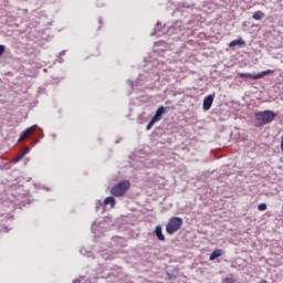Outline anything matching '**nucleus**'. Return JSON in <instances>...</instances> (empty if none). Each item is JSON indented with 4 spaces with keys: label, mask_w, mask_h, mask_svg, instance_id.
Instances as JSON below:
<instances>
[{
    "label": "nucleus",
    "mask_w": 283,
    "mask_h": 283,
    "mask_svg": "<svg viewBox=\"0 0 283 283\" xmlns=\"http://www.w3.org/2000/svg\"><path fill=\"white\" fill-rule=\"evenodd\" d=\"M275 113L273 111H264L259 112L254 115L255 122L254 125L256 127H264V125H269V123H273L275 120Z\"/></svg>",
    "instance_id": "nucleus-1"
},
{
    "label": "nucleus",
    "mask_w": 283,
    "mask_h": 283,
    "mask_svg": "<svg viewBox=\"0 0 283 283\" xmlns=\"http://www.w3.org/2000/svg\"><path fill=\"white\" fill-rule=\"evenodd\" d=\"M129 187H132V184L128 180H122L111 189V193L115 198H123L129 191Z\"/></svg>",
    "instance_id": "nucleus-2"
},
{
    "label": "nucleus",
    "mask_w": 283,
    "mask_h": 283,
    "mask_svg": "<svg viewBox=\"0 0 283 283\" xmlns=\"http://www.w3.org/2000/svg\"><path fill=\"white\" fill-rule=\"evenodd\" d=\"M182 227V218L180 217H172L166 224V232L169 235H174L176 231H178Z\"/></svg>",
    "instance_id": "nucleus-3"
},
{
    "label": "nucleus",
    "mask_w": 283,
    "mask_h": 283,
    "mask_svg": "<svg viewBox=\"0 0 283 283\" xmlns=\"http://www.w3.org/2000/svg\"><path fill=\"white\" fill-rule=\"evenodd\" d=\"M273 70H266V71H262L261 73L258 74H250V73H238V76L240 78H251L252 81H258L260 78H264V76H269V74H273Z\"/></svg>",
    "instance_id": "nucleus-4"
},
{
    "label": "nucleus",
    "mask_w": 283,
    "mask_h": 283,
    "mask_svg": "<svg viewBox=\"0 0 283 283\" xmlns=\"http://www.w3.org/2000/svg\"><path fill=\"white\" fill-rule=\"evenodd\" d=\"M36 125H33L29 128H27L24 132L21 133L19 142L21 140H25V138H28V136H30V134H34V130L36 129Z\"/></svg>",
    "instance_id": "nucleus-5"
},
{
    "label": "nucleus",
    "mask_w": 283,
    "mask_h": 283,
    "mask_svg": "<svg viewBox=\"0 0 283 283\" xmlns=\"http://www.w3.org/2000/svg\"><path fill=\"white\" fill-rule=\"evenodd\" d=\"M36 125H33L29 128H27L24 132L21 133L19 142L21 140H25V138H28V136H30V134H34V130L36 129Z\"/></svg>",
    "instance_id": "nucleus-6"
},
{
    "label": "nucleus",
    "mask_w": 283,
    "mask_h": 283,
    "mask_svg": "<svg viewBox=\"0 0 283 283\" xmlns=\"http://www.w3.org/2000/svg\"><path fill=\"white\" fill-rule=\"evenodd\" d=\"M36 125H33L29 128H27L24 132L21 133L19 142L21 140H25V138H28V136H30V134H34V130L36 129Z\"/></svg>",
    "instance_id": "nucleus-7"
},
{
    "label": "nucleus",
    "mask_w": 283,
    "mask_h": 283,
    "mask_svg": "<svg viewBox=\"0 0 283 283\" xmlns=\"http://www.w3.org/2000/svg\"><path fill=\"white\" fill-rule=\"evenodd\" d=\"M211 105H213V95H208L203 99V109H205V112H209V109H211Z\"/></svg>",
    "instance_id": "nucleus-8"
},
{
    "label": "nucleus",
    "mask_w": 283,
    "mask_h": 283,
    "mask_svg": "<svg viewBox=\"0 0 283 283\" xmlns=\"http://www.w3.org/2000/svg\"><path fill=\"white\" fill-rule=\"evenodd\" d=\"M155 235H157L158 240L160 242H165L166 238L165 234H163V226H157L154 231Z\"/></svg>",
    "instance_id": "nucleus-9"
},
{
    "label": "nucleus",
    "mask_w": 283,
    "mask_h": 283,
    "mask_svg": "<svg viewBox=\"0 0 283 283\" xmlns=\"http://www.w3.org/2000/svg\"><path fill=\"white\" fill-rule=\"evenodd\" d=\"M163 114H165V106H159L153 118L158 123V120L163 119Z\"/></svg>",
    "instance_id": "nucleus-10"
},
{
    "label": "nucleus",
    "mask_w": 283,
    "mask_h": 283,
    "mask_svg": "<svg viewBox=\"0 0 283 283\" xmlns=\"http://www.w3.org/2000/svg\"><path fill=\"white\" fill-rule=\"evenodd\" d=\"M222 250H220V249H216V250H213V252L210 254V256H209V261L210 262H213V260H217V258H221V255H222Z\"/></svg>",
    "instance_id": "nucleus-11"
},
{
    "label": "nucleus",
    "mask_w": 283,
    "mask_h": 283,
    "mask_svg": "<svg viewBox=\"0 0 283 283\" xmlns=\"http://www.w3.org/2000/svg\"><path fill=\"white\" fill-rule=\"evenodd\" d=\"M103 205H109L111 209H114V207H116V199H114V197H106L103 201Z\"/></svg>",
    "instance_id": "nucleus-12"
},
{
    "label": "nucleus",
    "mask_w": 283,
    "mask_h": 283,
    "mask_svg": "<svg viewBox=\"0 0 283 283\" xmlns=\"http://www.w3.org/2000/svg\"><path fill=\"white\" fill-rule=\"evenodd\" d=\"M235 45H247V42L243 39L233 40L230 42L229 48H235Z\"/></svg>",
    "instance_id": "nucleus-13"
},
{
    "label": "nucleus",
    "mask_w": 283,
    "mask_h": 283,
    "mask_svg": "<svg viewBox=\"0 0 283 283\" xmlns=\"http://www.w3.org/2000/svg\"><path fill=\"white\" fill-rule=\"evenodd\" d=\"M252 19H254V21H262V19H264V12L262 11H256L253 13Z\"/></svg>",
    "instance_id": "nucleus-14"
},
{
    "label": "nucleus",
    "mask_w": 283,
    "mask_h": 283,
    "mask_svg": "<svg viewBox=\"0 0 283 283\" xmlns=\"http://www.w3.org/2000/svg\"><path fill=\"white\" fill-rule=\"evenodd\" d=\"M23 156H25V151H21L20 154L17 155V157L13 159V163H19L22 160Z\"/></svg>",
    "instance_id": "nucleus-15"
},
{
    "label": "nucleus",
    "mask_w": 283,
    "mask_h": 283,
    "mask_svg": "<svg viewBox=\"0 0 283 283\" xmlns=\"http://www.w3.org/2000/svg\"><path fill=\"white\" fill-rule=\"evenodd\" d=\"M158 123L154 117L150 119V122L147 124L146 129L149 130L154 127V124Z\"/></svg>",
    "instance_id": "nucleus-16"
},
{
    "label": "nucleus",
    "mask_w": 283,
    "mask_h": 283,
    "mask_svg": "<svg viewBox=\"0 0 283 283\" xmlns=\"http://www.w3.org/2000/svg\"><path fill=\"white\" fill-rule=\"evenodd\" d=\"M259 211H266V203H260L258 206Z\"/></svg>",
    "instance_id": "nucleus-17"
},
{
    "label": "nucleus",
    "mask_w": 283,
    "mask_h": 283,
    "mask_svg": "<svg viewBox=\"0 0 283 283\" xmlns=\"http://www.w3.org/2000/svg\"><path fill=\"white\" fill-rule=\"evenodd\" d=\"M222 283H235V280L226 277L222 280Z\"/></svg>",
    "instance_id": "nucleus-18"
},
{
    "label": "nucleus",
    "mask_w": 283,
    "mask_h": 283,
    "mask_svg": "<svg viewBox=\"0 0 283 283\" xmlns=\"http://www.w3.org/2000/svg\"><path fill=\"white\" fill-rule=\"evenodd\" d=\"M6 52V46L0 44V56Z\"/></svg>",
    "instance_id": "nucleus-19"
},
{
    "label": "nucleus",
    "mask_w": 283,
    "mask_h": 283,
    "mask_svg": "<svg viewBox=\"0 0 283 283\" xmlns=\"http://www.w3.org/2000/svg\"><path fill=\"white\" fill-rule=\"evenodd\" d=\"M22 151H25V154H28L30 151V148H25L24 150Z\"/></svg>",
    "instance_id": "nucleus-20"
},
{
    "label": "nucleus",
    "mask_w": 283,
    "mask_h": 283,
    "mask_svg": "<svg viewBox=\"0 0 283 283\" xmlns=\"http://www.w3.org/2000/svg\"><path fill=\"white\" fill-rule=\"evenodd\" d=\"M73 283H81V281L80 280H75Z\"/></svg>",
    "instance_id": "nucleus-21"
}]
</instances>
